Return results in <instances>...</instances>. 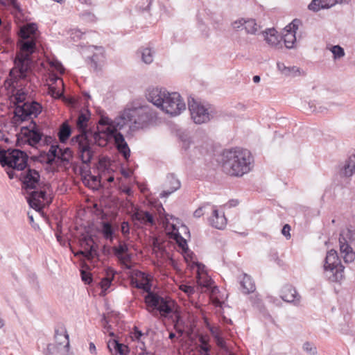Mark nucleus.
<instances>
[{
  "instance_id": "1",
  "label": "nucleus",
  "mask_w": 355,
  "mask_h": 355,
  "mask_svg": "<svg viewBox=\"0 0 355 355\" xmlns=\"http://www.w3.org/2000/svg\"><path fill=\"white\" fill-rule=\"evenodd\" d=\"M37 26L35 24L31 23L26 26L20 28L18 33L17 45L19 51L17 53L14 60L15 69L10 71V76L12 83L10 85L14 86V83L17 78L25 79L31 71L33 61L31 58L32 54L36 49V37Z\"/></svg>"
},
{
  "instance_id": "2",
  "label": "nucleus",
  "mask_w": 355,
  "mask_h": 355,
  "mask_svg": "<svg viewBox=\"0 0 355 355\" xmlns=\"http://www.w3.org/2000/svg\"><path fill=\"white\" fill-rule=\"evenodd\" d=\"M146 97L153 105L172 116L179 115L186 109L185 103L178 92L169 93L163 88H149Z\"/></svg>"
},
{
  "instance_id": "3",
  "label": "nucleus",
  "mask_w": 355,
  "mask_h": 355,
  "mask_svg": "<svg viewBox=\"0 0 355 355\" xmlns=\"http://www.w3.org/2000/svg\"><path fill=\"white\" fill-rule=\"evenodd\" d=\"M135 287L142 289L147 293L144 297V302L146 304V309L153 315H157L158 311L161 316L164 318L170 317L171 313H175L177 319L180 318L179 314L175 311V302L170 297H164L151 291V285L148 282H139L137 280L132 281Z\"/></svg>"
},
{
  "instance_id": "4",
  "label": "nucleus",
  "mask_w": 355,
  "mask_h": 355,
  "mask_svg": "<svg viewBox=\"0 0 355 355\" xmlns=\"http://www.w3.org/2000/svg\"><path fill=\"white\" fill-rule=\"evenodd\" d=\"M252 162L248 150L235 148L223 152L222 167L227 174L241 177L251 170Z\"/></svg>"
},
{
  "instance_id": "5",
  "label": "nucleus",
  "mask_w": 355,
  "mask_h": 355,
  "mask_svg": "<svg viewBox=\"0 0 355 355\" xmlns=\"http://www.w3.org/2000/svg\"><path fill=\"white\" fill-rule=\"evenodd\" d=\"M89 116L90 112L88 110L79 114L76 120V127L80 133L71 139L72 145H77L80 157L82 162L86 164L90 163L94 155V151L91 149L92 141L89 139L92 130L87 129Z\"/></svg>"
},
{
  "instance_id": "6",
  "label": "nucleus",
  "mask_w": 355,
  "mask_h": 355,
  "mask_svg": "<svg viewBox=\"0 0 355 355\" xmlns=\"http://www.w3.org/2000/svg\"><path fill=\"white\" fill-rule=\"evenodd\" d=\"M27 93L17 89L14 95L15 116L17 121H25L36 118L42 112V105L36 101H26Z\"/></svg>"
},
{
  "instance_id": "7",
  "label": "nucleus",
  "mask_w": 355,
  "mask_h": 355,
  "mask_svg": "<svg viewBox=\"0 0 355 355\" xmlns=\"http://www.w3.org/2000/svg\"><path fill=\"white\" fill-rule=\"evenodd\" d=\"M149 120V115L142 108L127 109L118 117L115 121L116 126L123 129L124 126L128 125L130 129L135 130L143 128Z\"/></svg>"
},
{
  "instance_id": "8",
  "label": "nucleus",
  "mask_w": 355,
  "mask_h": 355,
  "mask_svg": "<svg viewBox=\"0 0 355 355\" xmlns=\"http://www.w3.org/2000/svg\"><path fill=\"white\" fill-rule=\"evenodd\" d=\"M6 155L4 150L0 148V164L3 167H8L17 171H23L27 166L28 156L19 149H8Z\"/></svg>"
},
{
  "instance_id": "9",
  "label": "nucleus",
  "mask_w": 355,
  "mask_h": 355,
  "mask_svg": "<svg viewBox=\"0 0 355 355\" xmlns=\"http://www.w3.org/2000/svg\"><path fill=\"white\" fill-rule=\"evenodd\" d=\"M189 110L191 119L195 123L202 124L207 123L213 118L212 111L200 103L196 101L193 98L189 100Z\"/></svg>"
},
{
  "instance_id": "10",
  "label": "nucleus",
  "mask_w": 355,
  "mask_h": 355,
  "mask_svg": "<svg viewBox=\"0 0 355 355\" xmlns=\"http://www.w3.org/2000/svg\"><path fill=\"white\" fill-rule=\"evenodd\" d=\"M119 131H116L114 128L112 127H105L102 130H98L97 132H93L91 131L89 139L92 141L91 145V149L92 150V146L97 144L99 146L104 147L107 145L111 139H114L116 137V134Z\"/></svg>"
},
{
  "instance_id": "11",
  "label": "nucleus",
  "mask_w": 355,
  "mask_h": 355,
  "mask_svg": "<svg viewBox=\"0 0 355 355\" xmlns=\"http://www.w3.org/2000/svg\"><path fill=\"white\" fill-rule=\"evenodd\" d=\"M31 121L28 126L21 128L20 133L26 139V142L31 146H35L42 140L43 137L42 132L38 129L36 123L31 119Z\"/></svg>"
},
{
  "instance_id": "12",
  "label": "nucleus",
  "mask_w": 355,
  "mask_h": 355,
  "mask_svg": "<svg viewBox=\"0 0 355 355\" xmlns=\"http://www.w3.org/2000/svg\"><path fill=\"white\" fill-rule=\"evenodd\" d=\"M80 246L84 250H80L75 254V256H83L87 260H92L98 256L97 251L98 246L95 243L92 236H84L80 240Z\"/></svg>"
},
{
  "instance_id": "13",
  "label": "nucleus",
  "mask_w": 355,
  "mask_h": 355,
  "mask_svg": "<svg viewBox=\"0 0 355 355\" xmlns=\"http://www.w3.org/2000/svg\"><path fill=\"white\" fill-rule=\"evenodd\" d=\"M114 254L118 258L121 263L123 264L126 268L130 269V265L128 263L131 261L132 254L129 252L128 244L121 240L119 241V245L112 248Z\"/></svg>"
},
{
  "instance_id": "14",
  "label": "nucleus",
  "mask_w": 355,
  "mask_h": 355,
  "mask_svg": "<svg viewBox=\"0 0 355 355\" xmlns=\"http://www.w3.org/2000/svg\"><path fill=\"white\" fill-rule=\"evenodd\" d=\"M40 175L39 172L35 169L28 168L21 173L20 180L22 182V187L26 190L35 189L39 183Z\"/></svg>"
},
{
  "instance_id": "15",
  "label": "nucleus",
  "mask_w": 355,
  "mask_h": 355,
  "mask_svg": "<svg viewBox=\"0 0 355 355\" xmlns=\"http://www.w3.org/2000/svg\"><path fill=\"white\" fill-rule=\"evenodd\" d=\"M299 21L297 19L293 20L290 24L286 26L284 28V33L282 37L284 40L285 46L287 49H292L296 42V30L297 29V24Z\"/></svg>"
},
{
  "instance_id": "16",
  "label": "nucleus",
  "mask_w": 355,
  "mask_h": 355,
  "mask_svg": "<svg viewBox=\"0 0 355 355\" xmlns=\"http://www.w3.org/2000/svg\"><path fill=\"white\" fill-rule=\"evenodd\" d=\"M46 192L45 191H33L28 193L27 202L31 208L40 211L44 207V204L40 201V199L46 200Z\"/></svg>"
},
{
  "instance_id": "17",
  "label": "nucleus",
  "mask_w": 355,
  "mask_h": 355,
  "mask_svg": "<svg viewBox=\"0 0 355 355\" xmlns=\"http://www.w3.org/2000/svg\"><path fill=\"white\" fill-rule=\"evenodd\" d=\"M131 218L135 225H150L151 226L155 224L154 216L148 211L141 209L135 210L131 215Z\"/></svg>"
},
{
  "instance_id": "18",
  "label": "nucleus",
  "mask_w": 355,
  "mask_h": 355,
  "mask_svg": "<svg viewBox=\"0 0 355 355\" xmlns=\"http://www.w3.org/2000/svg\"><path fill=\"white\" fill-rule=\"evenodd\" d=\"M345 232H342L339 237V245L340 254L343 257L346 263H351L355 259V252L352 247L348 244L346 238L344 236Z\"/></svg>"
},
{
  "instance_id": "19",
  "label": "nucleus",
  "mask_w": 355,
  "mask_h": 355,
  "mask_svg": "<svg viewBox=\"0 0 355 355\" xmlns=\"http://www.w3.org/2000/svg\"><path fill=\"white\" fill-rule=\"evenodd\" d=\"M54 337L57 344L58 345H64V352H68L70 347L69 334L63 324H60L55 328Z\"/></svg>"
},
{
  "instance_id": "20",
  "label": "nucleus",
  "mask_w": 355,
  "mask_h": 355,
  "mask_svg": "<svg viewBox=\"0 0 355 355\" xmlns=\"http://www.w3.org/2000/svg\"><path fill=\"white\" fill-rule=\"evenodd\" d=\"M180 186V181L175 177V175L173 173L168 174L165 183V187L167 189L160 193V197H168L172 193L179 189Z\"/></svg>"
},
{
  "instance_id": "21",
  "label": "nucleus",
  "mask_w": 355,
  "mask_h": 355,
  "mask_svg": "<svg viewBox=\"0 0 355 355\" xmlns=\"http://www.w3.org/2000/svg\"><path fill=\"white\" fill-rule=\"evenodd\" d=\"M325 277L331 282H337L344 277V266H333L324 268Z\"/></svg>"
},
{
  "instance_id": "22",
  "label": "nucleus",
  "mask_w": 355,
  "mask_h": 355,
  "mask_svg": "<svg viewBox=\"0 0 355 355\" xmlns=\"http://www.w3.org/2000/svg\"><path fill=\"white\" fill-rule=\"evenodd\" d=\"M281 297L284 301L295 304H299L300 299L295 288L291 285H286L282 288Z\"/></svg>"
},
{
  "instance_id": "23",
  "label": "nucleus",
  "mask_w": 355,
  "mask_h": 355,
  "mask_svg": "<svg viewBox=\"0 0 355 355\" xmlns=\"http://www.w3.org/2000/svg\"><path fill=\"white\" fill-rule=\"evenodd\" d=\"M114 141L118 151L122 155L123 158L128 161L130 155V150L125 140L124 136L119 132Z\"/></svg>"
},
{
  "instance_id": "24",
  "label": "nucleus",
  "mask_w": 355,
  "mask_h": 355,
  "mask_svg": "<svg viewBox=\"0 0 355 355\" xmlns=\"http://www.w3.org/2000/svg\"><path fill=\"white\" fill-rule=\"evenodd\" d=\"M211 216L209 218L210 225L218 230H223L227 223V219L224 214L219 216L218 209L215 206L211 208Z\"/></svg>"
},
{
  "instance_id": "25",
  "label": "nucleus",
  "mask_w": 355,
  "mask_h": 355,
  "mask_svg": "<svg viewBox=\"0 0 355 355\" xmlns=\"http://www.w3.org/2000/svg\"><path fill=\"white\" fill-rule=\"evenodd\" d=\"M277 32L274 28H269L263 32L266 42L273 47H278L281 43Z\"/></svg>"
},
{
  "instance_id": "26",
  "label": "nucleus",
  "mask_w": 355,
  "mask_h": 355,
  "mask_svg": "<svg viewBox=\"0 0 355 355\" xmlns=\"http://www.w3.org/2000/svg\"><path fill=\"white\" fill-rule=\"evenodd\" d=\"M355 172V155H352L345 161L341 168L340 175L345 177H350Z\"/></svg>"
},
{
  "instance_id": "27",
  "label": "nucleus",
  "mask_w": 355,
  "mask_h": 355,
  "mask_svg": "<svg viewBox=\"0 0 355 355\" xmlns=\"http://www.w3.org/2000/svg\"><path fill=\"white\" fill-rule=\"evenodd\" d=\"M107 347L111 352L114 349L115 353L119 355H126L129 352L128 346L120 343L116 339L110 340L107 343Z\"/></svg>"
},
{
  "instance_id": "28",
  "label": "nucleus",
  "mask_w": 355,
  "mask_h": 355,
  "mask_svg": "<svg viewBox=\"0 0 355 355\" xmlns=\"http://www.w3.org/2000/svg\"><path fill=\"white\" fill-rule=\"evenodd\" d=\"M343 266L341 262L338 258L337 252L334 250H331L327 252L324 268L333 267V266Z\"/></svg>"
},
{
  "instance_id": "29",
  "label": "nucleus",
  "mask_w": 355,
  "mask_h": 355,
  "mask_svg": "<svg viewBox=\"0 0 355 355\" xmlns=\"http://www.w3.org/2000/svg\"><path fill=\"white\" fill-rule=\"evenodd\" d=\"M172 228L173 230L170 232L171 238L176 242L183 251H187L188 250L187 240L181 236L175 225H172Z\"/></svg>"
},
{
  "instance_id": "30",
  "label": "nucleus",
  "mask_w": 355,
  "mask_h": 355,
  "mask_svg": "<svg viewBox=\"0 0 355 355\" xmlns=\"http://www.w3.org/2000/svg\"><path fill=\"white\" fill-rule=\"evenodd\" d=\"M72 132L71 128L67 121L62 123L59 128L58 137L61 143H66Z\"/></svg>"
},
{
  "instance_id": "31",
  "label": "nucleus",
  "mask_w": 355,
  "mask_h": 355,
  "mask_svg": "<svg viewBox=\"0 0 355 355\" xmlns=\"http://www.w3.org/2000/svg\"><path fill=\"white\" fill-rule=\"evenodd\" d=\"M240 284L243 288V292L245 294L253 293L255 291V284L251 277L247 274L243 275V279L241 280Z\"/></svg>"
},
{
  "instance_id": "32",
  "label": "nucleus",
  "mask_w": 355,
  "mask_h": 355,
  "mask_svg": "<svg viewBox=\"0 0 355 355\" xmlns=\"http://www.w3.org/2000/svg\"><path fill=\"white\" fill-rule=\"evenodd\" d=\"M261 26L254 19H245L244 30L246 33L256 35L260 30Z\"/></svg>"
},
{
  "instance_id": "33",
  "label": "nucleus",
  "mask_w": 355,
  "mask_h": 355,
  "mask_svg": "<svg viewBox=\"0 0 355 355\" xmlns=\"http://www.w3.org/2000/svg\"><path fill=\"white\" fill-rule=\"evenodd\" d=\"M101 232L106 239L110 240L111 242L113 241L114 230L110 223L103 222Z\"/></svg>"
},
{
  "instance_id": "34",
  "label": "nucleus",
  "mask_w": 355,
  "mask_h": 355,
  "mask_svg": "<svg viewBox=\"0 0 355 355\" xmlns=\"http://www.w3.org/2000/svg\"><path fill=\"white\" fill-rule=\"evenodd\" d=\"M332 6L333 4L323 3L318 0H312V1L308 6V8L313 12H318L320 9L329 8Z\"/></svg>"
},
{
  "instance_id": "35",
  "label": "nucleus",
  "mask_w": 355,
  "mask_h": 355,
  "mask_svg": "<svg viewBox=\"0 0 355 355\" xmlns=\"http://www.w3.org/2000/svg\"><path fill=\"white\" fill-rule=\"evenodd\" d=\"M72 157V151L69 148H65L64 149H59L58 159L63 163L69 162V159Z\"/></svg>"
},
{
  "instance_id": "36",
  "label": "nucleus",
  "mask_w": 355,
  "mask_h": 355,
  "mask_svg": "<svg viewBox=\"0 0 355 355\" xmlns=\"http://www.w3.org/2000/svg\"><path fill=\"white\" fill-rule=\"evenodd\" d=\"M304 106V110L306 112H321L322 113L325 110H327L326 107H322V106H320L318 107V109H317L315 103L314 102H312V101L305 102Z\"/></svg>"
},
{
  "instance_id": "37",
  "label": "nucleus",
  "mask_w": 355,
  "mask_h": 355,
  "mask_svg": "<svg viewBox=\"0 0 355 355\" xmlns=\"http://www.w3.org/2000/svg\"><path fill=\"white\" fill-rule=\"evenodd\" d=\"M141 59L146 64H150L153 61L152 50L149 48L144 49L141 51Z\"/></svg>"
},
{
  "instance_id": "38",
  "label": "nucleus",
  "mask_w": 355,
  "mask_h": 355,
  "mask_svg": "<svg viewBox=\"0 0 355 355\" xmlns=\"http://www.w3.org/2000/svg\"><path fill=\"white\" fill-rule=\"evenodd\" d=\"M212 206L210 205L209 203H205L197 209L194 213L193 216L196 218H200L201 216L204 215L205 213L211 212V208Z\"/></svg>"
},
{
  "instance_id": "39",
  "label": "nucleus",
  "mask_w": 355,
  "mask_h": 355,
  "mask_svg": "<svg viewBox=\"0 0 355 355\" xmlns=\"http://www.w3.org/2000/svg\"><path fill=\"white\" fill-rule=\"evenodd\" d=\"M117 119L118 117L112 121L108 117L102 116L99 121V124L102 125H106L107 127H112V128H114L116 131H119L121 129L116 127L115 124V121Z\"/></svg>"
},
{
  "instance_id": "40",
  "label": "nucleus",
  "mask_w": 355,
  "mask_h": 355,
  "mask_svg": "<svg viewBox=\"0 0 355 355\" xmlns=\"http://www.w3.org/2000/svg\"><path fill=\"white\" fill-rule=\"evenodd\" d=\"M201 344L199 346V354L200 355H210V346L202 338L200 339Z\"/></svg>"
},
{
  "instance_id": "41",
  "label": "nucleus",
  "mask_w": 355,
  "mask_h": 355,
  "mask_svg": "<svg viewBox=\"0 0 355 355\" xmlns=\"http://www.w3.org/2000/svg\"><path fill=\"white\" fill-rule=\"evenodd\" d=\"M331 51L334 55V58L339 59L345 55L344 49L339 45L333 46L331 49Z\"/></svg>"
},
{
  "instance_id": "42",
  "label": "nucleus",
  "mask_w": 355,
  "mask_h": 355,
  "mask_svg": "<svg viewBox=\"0 0 355 355\" xmlns=\"http://www.w3.org/2000/svg\"><path fill=\"white\" fill-rule=\"evenodd\" d=\"M302 348L305 352H306L311 355H315L317 354L316 347L309 342H305L303 344Z\"/></svg>"
},
{
  "instance_id": "43",
  "label": "nucleus",
  "mask_w": 355,
  "mask_h": 355,
  "mask_svg": "<svg viewBox=\"0 0 355 355\" xmlns=\"http://www.w3.org/2000/svg\"><path fill=\"white\" fill-rule=\"evenodd\" d=\"M300 74V68L295 66L287 67L284 76H295Z\"/></svg>"
},
{
  "instance_id": "44",
  "label": "nucleus",
  "mask_w": 355,
  "mask_h": 355,
  "mask_svg": "<svg viewBox=\"0 0 355 355\" xmlns=\"http://www.w3.org/2000/svg\"><path fill=\"white\" fill-rule=\"evenodd\" d=\"M245 19L241 18L235 21H234L232 24V28L234 30L236 31H241L244 29L245 27Z\"/></svg>"
},
{
  "instance_id": "45",
  "label": "nucleus",
  "mask_w": 355,
  "mask_h": 355,
  "mask_svg": "<svg viewBox=\"0 0 355 355\" xmlns=\"http://www.w3.org/2000/svg\"><path fill=\"white\" fill-rule=\"evenodd\" d=\"M80 274H81V279H82L83 282H85V284H90L92 283L93 279H92V275L89 272L82 270L80 271Z\"/></svg>"
},
{
  "instance_id": "46",
  "label": "nucleus",
  "mask_w": 355,
  "mask_h": 355,
  "mask_svg": "<svg viewBox=\"0 0 355 355\" xmlns=\"http://www.w3.org/2000/svg\"><path fill=\"white\" fill-rule=\"evenodd\" d=\"M59 149L60 148L58 145H51L47 155H50V156L53 157H57L58 159Z\"/></svg>"
},
{
  "instance_id": "47",
  "label": "nucleus",
  "mask_w": 355,
  "mask_h": 355,
  "mask_svg": "<svg viewBox=\"0 0 355 355\" xmlns=\"http://www.w3.org/2000/svg\"><path fill=\"white\" fill-rule=\"evenodd\" d=\"M112 279L105 277L101 279V286L103 290L106 291L111 285Z\"/></svg>"
},
{
  "instance_id": "48",
  "label": "nucleus",
  "mask_w": 355,
  "mask_h": 355,
  "mask_svg": "<svg viewBox=\"0 0 355 355\" xmlns=\"http://www.w3.org/2000/svg\"><path fill=\"white\" fill-rule=\"evenodd\" d=\"M216 345L221 349L227 350L226 343L225 340L220 336H216L214 339Z\"/></svg>"
},
{
  "instance_id": "49",
  "label": "nucleus",
  "mask_w": 355,
  "mask_h": 355,
  "mask_svg": "<svg viewBox=\"0 0 355 355\" xmlns=\"http://www.w3.org/2000/svg\"><path fill=\"white\" fill-rule=\"evenodd\" d=\"M180 289L188 295H191L194 293L195 289L194 287L186 284H182L180 286Z\"/></svg>"
},
{
  "instance_id": "50",
  "label": "nucleus",
  "mask_w": 355,
  "mask_h": 355,
  "mask_svg": "<svg viewBox=\"0 0 355 355\" xmlns=\"http://www.w3.org/2000/svg\"><path fill=\"white\" fill-rule=\"evenodd\" d=\"M121 230L124 236H128L130 233V225L128 222L124 221L121 223Z\"/></svg>"
},
{
  "instance_id": "51",
  "label": "nucleus",
  "mask_w": 355,
  "mask_h": 355,
  "mask_svg": "<svg viewBox=\"0 0 355 355\" xmlns=\"http://www.w3.org/2000/svg\"><path fill=\"white\" fill-rule=\"evenodd\" d=\"M198 284L200 286L209 288V287H211L212 281H211V279H208L207 277H206V279L205 281L204 280L202 281L201 277H198Z\"/></svg>"
},
{
  "instance_id": "52",
  "label": "nucleus",
  "mask_w": 355,
  "mask_h": 355,
  "mask_svg": "<svg viewBox=\"0 0 355 355\" xmlns=\"http://www.w3.org/2000/svg\"><path fill=\"white\" fill-rule=\"evenodd\" d=\"M0 3L2 5L6 6V5H12L15 8H19V6L17 5L16 0H0Z\"/></svg>"
},
{
  "instance_id": "53",
  "label": "nucleus",
  "mask_w": 355,
  "mask_h": 355,
  "mask_svg": "<svg viewBox=\"0 0 355 355\" xmlns=\"http://www.w3.org/2000/svg\"><path fill=\"white\" fill-rule=\"evenodd\" d=\"M290 230H291V227L288 224H286L284 225L282 230V234L286 236L287 239H289L291 237V234H290Z\"/></svg>"
},
{
  "instance_id": "54",
  "label": "nucleus",
  "mask_w": 355,
  "mask_h": 355,
  "mask_svg": "<svg viewBox=\"0 0 355 355\" xmlns=\"http://www.w3.org/2000/svg\"><path fill=\"white\" fill-rule=\"evenodd\" d=\"M96 55H93L89 59V64L94 70L98 69V62L96 60Z\"/></svg>"
},
{
  "instance_id": "55",
  "label": "nucleus",
  "mask_w": 355,
  "mask_h": 355,
  "mask_svg": "<svg viewBox=\"0 0 355 355\" xmlns=\"http://www.w3.org/2000/svg\"><path fill=\"white\" fill-rule=\"evenodd\" d=\"M132 334H133L134 338H135L137 340H139L141 338V337L144 335L143 333L141 332V331H140L136 327L134 328V331L132 332Z\"/></svg>"
},
{
  "instance_id": "56",
  "label": "nucleus",
  "mask_w": 355,
  "mask_h": 355,
  "mask_svg": "<svg viewBox=\"0 0 355 355\" xmlns=\"http://www.w3.org/2000/svg\"><path fill=\"white\" fill-rule=\"evenodd\" d=\"M346 236L349 238V239L355 241V228L353 230L348 229L346 232Z\"/></svg>"
},
{
  "instance_id": "57",
  "label": "nucleus",
  "mask_w": 355,
  "mask_h": 355,
  "mask_svg": "<svg viewBox=\"0 0 355 355\" xmlns=\"http://www.w3.org/2000/svg\"><path fill=\"white\" fill-rule=\"evenodd\" d=\"M277 67L281 73L284 75L287 67L283 62H278L277 63Z\"/></svg>"
},
{
  "instance_id": "58",
  "label": "nucleus",
  "mask_w": 355,
  "mask_h": 355,
  "mask_svg": "<svg viewBox=\"0 0 355 355\" xmlns=\"http://www.w3.org/2000/svg\"><path fill=\"white\" fill-rule=\"evenodd\" d=\"M210 332L214 339H215L216 336L221 335L220 331L219 329L214 328V327L210 329Z\"/></svg>"
},
{
  "instance_id": "59",
  "label": "nucleus",
  "mask_w": 355,
  "mask_h": 355,
  "mask_svg": "<svg viewBox=\"0 0 355 355\" xmlns=\"http://www.w3.org/2000/svg\"><path fill=\"white\" fill-rule=\"evenodd\" d=\"M15 169L8 168L6 169V173L8 174L10 179H13L15 177V173L14 172Z\"/></svg>"
},
{
  "instance_id": "60",
  "label": "nucleus",
  "mask_w": 355,
  "mask_h": 355,
  "mask_svg": "<svg viewBox=\"0 0 355 355\" xmlns=\"http://www.w3.org/2000/svg\"><path fill=\"white\" fill-rule=\"evenodd\" d=\"M102 322L104 324V328L106 329L107 331L111 328V326L108 325V322L105 315H103V316Z\"/></svg>"
},
{
  "instance_id": "61",
  "label": "nucleus",
  "mask_w": 355,
  "mask_h": 355,
  "mask_svg": "<svg viewBox=\"0 0 355 355\" xmlns=\"http://www.w3.org/2000/svg\"><path fill=\"white\" fill-rule=\"evenodd\" d=\"M89 352L91 354H96V348L93 343H89Z\"/></svg>"
},
{
  "instance_id": "62",
  "label": "nucleus",
  "mask_w": 355,
  "mask_h": 355,
  "mask_svg": "<svg viewBox=\"0 0 355 355\" xmlns=\"http://www.w3.org/2000/svg\"><path fill=\"white\" fill-rule=\"evenodd\" d=\"M57 157H53L50 156V155H47V160L46 163L49 164H53L55 162V160Z\"/></svg>"
},
{
  "instance_id": "63",
  "label": "nucleus",
  "mask_w": 355,
  "mask_h": 355,
  "mask_svg": "<svg viewBox=\"0 0 355 355\" xmlns=\"http://www.w3.org/2000/svg\"><path fill=\"white\" fill-rule=\"evenodd\" d=\"M55 68L56 69L57 71H60V73H63L64 67L61 63H60V62L56 63Z\"/></svg>"
},
{
  "instance_id": "64",
  "label": "nucleus",
  "mask_w": 355,
  "mask_h": 355,
  "mask_svg": "<svg viewBox=\"0 0 355 355\" xmlns=\"http://www.w3.org/2000/svg\"><path fill=\"white\" fill-rule=\"evenodd\" d=\"M52 141H53V138L51 136H46L44 137V144H46V145L50 144Z\"/></svg>"
}]
</instances>
